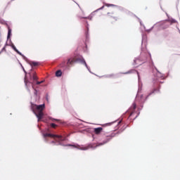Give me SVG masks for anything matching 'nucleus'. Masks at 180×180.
<instances>
[{
  "mask_svg": "<svg viewBox=\"0 0 180 180\" xmlns=\"http://www.w3.org/2000/svg\"><path fill=\"white\" fill-rule=\"evenodd\" d=\"M165 26H167L166 27H169V26H171V25H172V22L167 21L165 23Z\"/></svg>",
  "mask_w": 180,
  "mask_h": 180,
  "instance_id": "4468645a",
  "label": "nucleus"
},
{
  "mask_svg": "<svg viewBox=\"0 0 180 180\" xmlns=\"http://www.w3.org/2000/svg\"><path fill=\"white\" fill-rule=\"evenodd\" d=\"M110 124H112V122L107 123V124H104L103 126H110Z\"/></svg>",
  "mask_w": 180,
  "mask_h": 180,
  "instance_id": "4be33fe9",
  "label": "nucleus"
},
{
  "mask_svg": "<svg viewBox=\"0 0 180 180\" xmlns=\"http://www.w3.org/2000/svg\"><path fill=\"white\" fill-rule=\"evenodd\" d=\"M30 65L31 67H37V65H39V62H34V61H31L30 63Z\"/></svg>",
  "mask_w": 180,
  "mask_h": 180,
  "instance_id": "9b49d317",
  "label": "nucleus"
},
{
  "mask_svg": "<svg viewBox=\"0 0 180 180\" xmlns=\"http://www.w3.org/2000/svg\"><path fill=\"white\" fill-rule=\"evenodd\" d=\"M106 6H112V5L106 4Z\"/></svg>",
  "mask_w": 180,
  "mask_h": 180,
  "instance_id": "cd10ccee",
  "label": "nucleus"
},
{
  "mask_svg": "<svg viewBox=\"0 0 180 180\" xmlns=\"http://www.w3.org/2000/svg\"><path fill=\"white\" fill-rule=\"evenodd\" d=\"M66 146H68V147H74L75 148H78V147H79V145L75 146V145L68 144V145H66Z\"/></svg>",
  "mask_w": 180,
  "mask_h": 180,
  "instance_id": "2eb2a0df",
  "label": "nucleus"
},
{
  "mask_svg": "<svg viewBox=\"0 0 180 180\" xmlns=\"http://www.w3.org/2000/svg\"><path fill=\"white\" fill-rule=\"evenodd\" d=\"M20 56H21V57L23 58V60H25V61L27 60V58H26V56H25V55H23L22 53H21V55Z\"/></svg>",
  "mask_w": 180,
  "mask_h": 180,
  "instance_id": "f3484780",
  "label": "nucleus"
},
{
  "mask_svg": "<svg viewBox=\"0 0 180 180\" xmlns=\"http://www.w3.org/2000/svg\"><path fill=\"white\" fill-rule=\"evenodd\" d=\"M60 67H65V61H63V62L60 64Z\"/></svg>",
  "mask_w": 180,
  "mask_h": 180,
  "instance_id": "6ab92c4d",
  "label": "nucleus"
},
{
  "mask_svg": "<svg viewBox=\"0 0 180 180\" xmlns=\"http://www.w3.org/2000/svg\"><path fill=\"white\" fill-rule=\"evenodd\" d=\"M30 84H32V86L33 88V89H34V82H30L28 81V79L26 78V77H25V86L29 89V86H30Z\"/></svg>",
  "mask_w": 180,
  "mask_h": 180,
  "instance_id": "423d86ee",
  "label": "nucleus"
},
{
  "mask_svg": "<svg viewBox=\"0 0 180 180\" xmlns=\"http://www.w3.org/2000/svg\"><path fill=\"white\" fill-rule=\"evenodd\" d=\"M79 60L76 58H70L68 60V62L66 63L67 67H71L74 65L75 63H77V61H79Z\"/></svg>",
  "mask_w": 180,
  "mask_h": 180,
  "instance_id": "7ed1b4c3",
  "label": "nucleus"
},
{
  "mask_svg": "<svg viewBox=\"0 0 180 180\" xmlns=\"http://www.w3.org/2000/svg\"><path fill=\"white\" fill-rule=\"evenodd\" d=\"M51 143V144H56V141H52Z\"/></svg>",
  "mask_w": 180,
  "mask_h": 180,
  "instance_id": "bb28decb",
  "label": "nucleus"
},
{
  "mask_svg": "<svg viewBox=\"0 0 180 180\" xmlns=\"http://www.w3.org/2000/svg\"><path fill=\"white\" fill-rule=\"evenodd\" d=\"M32 108L34 113H35L38 119V122H40V120H41V119H43V117L44 116V113L43 112V110H44L46 105L44 104L39 105H32Z\"/></svg>",
  "mask_w": 180,
  "mask_h": 180,
  "instance_id": "f257e3e1",
  "label": "nucleus"
},
{
  "mask_svg": "<svg viewBox=\"0 0 180 180\" xmlns=\"http://www.w3.org/2000/svg\"><path fill=\"white\" fill-rule=\"evenodd\" d=\"M30 79H33V81H37L39 79V77H37V75H36V72H32L30 73Z\"/></svg>",
  "mask_w": 180,
  "mask_h": 180,
  "instance_id": "0eeeda50",
  "label": "nucleus"
},
{
  "mask_svg": "<svg viewBox=\"0 0 180 180\" xmlns=\"http://www.w3.org/2000/svg\"><path fill=\"white\" fill-rule=\"evenodd\" d=\"M154 92H155V89H154L152 92H150V95H151L152 94H154Z\"/></svg>",
  "mask_w": 180,
  "mask_h": 180,
  "instance_id": "393cba45",
  "label": "nucleus"
},
{
  "mask_svg": "<svg viewBox=\"0 0 180 180\" xmlns=\"http://www.w3.org/2000/svg\"><path fill=\"white\" fill-rule=\"evenodd\" d=\"M130 72H131V71H128L127 72H124V74H130Z\"/></svg>",
  "mask_w": 180,
  "mask_h": 180,
  "instance_id": "a878e982",
  "label": "nucleus"
},
{
  "mask_svg": "<svg viewBox=\"0 0 180 180\" xmlns=\"http://www.w3.org/2000/svg\"><path fill=\"white\" fill-rule=\"evenodd\" d=\"M40 84H43V81L37 82V83H36L37 85H40Z\"/></svg>",
  "mask_w": 180,
  "mask_h": 180,
  "instance_id": "aec40b11",
  "label": "nucleus"
},
{
  "mask_svg": "<svg viewBox=\"0 0 180 180\" xmlns=\"http://www.w3.org/2000/svg\"><path fill=\"white\" fill-rule=\"evenodd\" d=\"M46 101H49V97H46Z\"/></svg>",
  "mask_w": 180,
  "mask_h": 180,
  "instance_id": "c756f323",
  "label": "nucleus"
},
{
  "mask_svg": "<svg viewBox=\"0 0 180 180\" xmlns=\"http://www.w3.org/2000/svg\"><path fill=\"white\" fill-rule=\"evenodd\" d=\"M57 126V124H54V123H51V127H53V129H56V127Z\"/></svg>",
  "mask_w": 180,
  "mask_h": 180,
  "instance_id": "a211bd4d",
  "label": "nucleus"
},
{
  "mask_svg": "<svg viewBox=\"0 0 180 180\" xmlns=\"http://www.w3.org/2000/svg\"><path fill=\"white\" fill-rule=\"evenodd\" d=\"M51 121H52V122H56H56H58V120L51 119Z\"/></svg>",
  "mask_w": 180,
  "mask_h": 180,
  "instance_id": "5701e85b",
  "label": "nucleus"
},
{
  "mask_svg": "<svg viewBox=\"0 0 180 180\" xmlns=\"http://www.w3.org/2000/svg\"><path fill=\"white\" fill-rule=\"evenodd\" d=\"M77 18H79V19H89L90 20L92 19V18H91L90 16L85 17V14L84 13V11H81L78 13Z\"/></svg>",
  "mask_w": 180,
  "mask_h": 180,
  "instance_id": "20e7f679",
  "label": "nucleus"
},
{
  "mask_svg": "<svg viewBox=\"0 0 180 180\" xmlns=\"http://www.w3.org/2000/svg\"><path fill=\"white\" fill-rule=\"evenodd\" d=\"M103 130V128H102V127L95 128L94 133H95V134H101V133H102Z\"/></svg>",
  "mask_w": 180,
  "mask_h": 180,
  "instance_id": "1a4fd4ad",
  "label": "nucleus"
},
{
  "mask_svg": "<svg viewBox=\"0 0 180 180\" xmlns=\"http://www.w3.org/2000/svg\"><path fill=\"white\" fill-rule=\"evenodd\" d=\"M62 75H63V72H61V70H58V71H56V75L57 77H61Z\"/></svg>",
  "mask_w": 180,
  "mask_h": 180,
  "instance_id": "ddd939ff",
  "label": "nucleus"
},
{
  "mask_svg": "<svg viewBox=\"0 0 180 180\" xmlns=\"http://www.w3.org/2000/svg\"><path fill=\"white\" fill-rule=\"evenodd\" d=\"M44 137L46 139V137H56V139H58V143H59V146H61V141H65V138H63L62 136H58V135H54L52 134H44Z\"/></svg>",
  "mask_w": 180,
  "mask_h": 180,
  "instance_id": "f03ea898",
  "label": "nucleus"
},
{
  "mask_svg": "<svg viewBox=\"0 0 180 180\" xmlns=\"http://www.w3.org/2000/svg\"><path fill=\"white\" fill-rule=\"evenodd\" d=\"M83 150H88V148H84Z\"/></svg>",
  "mask_w": 180,
  "mask_h": 180,
  "instance_id": "c85d7f7f",
  "label": "nucleus"
},
{
  "mask_svg": "<svg viewBox=\"0 0 180 180\" xmlns=\"http://www.w3.org/2000/svg\"><path fill=\"white\" fill-rule=\"evenodd\" d=\"M136 103H134L133 104H132V112L130 113V115H129V117L130 116H131L132 115H133V113H134V110H136Z\"/></svg>",
  "mask_w": 180,
  "mask_h": 180,
  "instance_id": "f8f14e48",
  "label": "nucleus"
},
{
  "mask_svg": "<svg viewBox=\"0 0 180 180\" xmlns=\"http://www.w3.org/2000/svg\"><path fill=\"white\" fill-rule=\"evenodd\" d=\"M12 33V30L8 28V39H9V37H11V34Z\"/></svg>",
  "mask_w": 180,
  "mask_h": 180,
  "instance_id": "dca6fc26",
  "label": "nucleus"
},
{
  "mask_svg": "<svg viewBox=\"0 0 180 180\" xmlns=\"http://www.w3.org/2000/svg\"><path fill=\"white\" fill-rule=\"evenodd\" d=\"M116 134L115 133H112L110 134V136H107V139L105 141H103V143H101V145L103 144H106V143H109V141H110V140H112V139H113V137H116Z\"/></svg>",
  "mask_w": 180,
  "mask_h": 180,
  "instance_id": "39448f33",
  "label": "nucleus"
},
{
  "mask_svg": "<svg viewBox=\"0 0 180 180\" xmlns=\"http://www.w3.org/2000/svg\"><path fill=\"white\" fill-rule=\"evenodd\" d=\"M1 51H5L6 52V46H4L2 49Z\"/></svg>",
  "mask_w": 180,
  "mask_h": 180,
  "instance_id": "412c9836",
  "label": "nucleus"
},
{
  "mask_svg": "<svg viewBox=\"0 0 180 180\" xmlns=\"http://www.w3.org/2000/svg\"><path fill=\"white\" fill-rule=\"evenodd\" d=\"M107 16L110 19H114V20H117V17L116 16V15H115L114 13H108Z\"/></svg>",
  "mask_w": 180,
  "mask_h": 180,
  "instance_id": "6e6552de",
  "label": "nucleus"
},
{
  "mask_svg": "<svg viewBox=\"0 0 180 180\" xmlns=\"http://www.w3.org/2000/svg\"><path fill=\"white\" fill-rule=\"evenodd\" d=\"M82 62L83 63V64L86 65V62H85L84 60H82Z\"/></svg>",
  "mask_w": 180,
  "mask_h": 180,
  "instance_id": "b1692460",
  "label": "nucleus"
},
{
  "mask_svg": "<svg viewBox=\"0 0 180 180\" xmlns=\"http://www.w3.org/2000/svg\"><path fill=\"white\" fill-rule=\"evenodd\" d=\"M11 47L15 53H18L19 55H22V53H20V51H19L18 50V49H16V46H15V45H13V44H11Z\"/></svg>",
  "mask_w": 180,
  "mask_h": 180,
  "instance_id": "9d476101",
  "label": "nucleus"
}]
</instances>
